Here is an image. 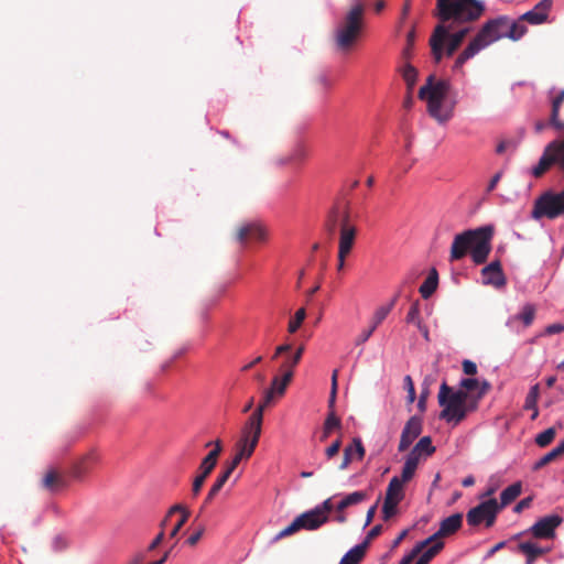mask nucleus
Here are the masks:
<instances>
[{
    "label": "nucleus",
    "instance_id": "nucleus-5",
    "mask_svg": "<svg viewBox=\"0 0 564 564\" xmlns=\"http://www.w3.org/2000/svg\"><path fill=\"white\" fill-rule=\"evenodd\" d=\"M445 22L441 20L430 39L432 55L436 63H440L444 55L452 56L470 31V28H463L451 33Z\"/></svg>",
    "mask_w": 564,
    "mask_h": 564
},
{
    "label": "nucleus",
    "instance_id": "nucleus-45",
    "mask_svg": "<svg viewBox=\"0 0 564 564\" xmlns=\"http://www.w3.org/2000/svg\"><path fill=\"white\" fill-rule=\"evenodd\" d=\"M429 545L423 540L413 547V550L400 561L399 564H410Z\"/></svg>",
    "mask_w": 564,
    "mask_h": 564
},
{
    "label": "nucleus",
    "instance_id": "nucleus-25",
    "mask_svg": "<svg viewBox=\"0 0 564 564\" xmlns=\"http://www.w3.org/2000/svg\"><path fill=\"white\" fill-rule=\"evenodd\" d=\"M367 546L368 541H364L355 545L341 557L339 564H359L365 555Z\"/></svg>",
    "mask_w": 564,
    "mask_h": 564
},
{
    "label": "nucleus",
    "instance_id": "nucleus-16",
    "mask_svg": "<svg viewBox=\"0 0 564 564\" xmlns=\"http://www.w3.org/2000/svg\"><path fill=\"white\" fill-rule=\"evenodd\" d=\"M553 0H541L532 10L523 13L520 17L521 21H525L532 25H539L547 20L549 12L552 8Z\"/></svg>",
    "mask_w": 564,
    "mask_h": 564
},
{
    "label": "nucleus",
    "instance_id": "nucleus-3",
    "mask_svg": "<svg viewBox=\"0 0 564 564\" xmlns=\"http://www.w3.org/2000/svg\"><path fill=\"white\" fill-rule=\"evenodd\" d=\"M436 9L442 21L469 23L484 14L486 6L481 0H437Z\"/></svg>",
    "mask_w": 564,
    "mask_h": 564
},
{
    "label": "nucleus",
    "instance_id": "nucleus-39",
    "mask_svg": "<svg viewBox=\"0 0 564 564\" xmlns=\"http://www.w3.org/2000/svg\"><path fill=\"white\" fill-rule=\"evenodd\" d=\"M539 395H540V387L536 383L530 388V391L525 397L524 409L530 410V409L538 408L536 403H538Z\"/></svg>",
    "mask_w": 564,
    "mask_h": 564
},
{
    "label": "nucleus",
    "instance_id": "nucleus-52",
    "mask_svg": "<svg viewBox=\"0 0 564 564\" xmlns=\"http://www.w3.org/2000/svg\"><path fill=\"white\" fill-rule=\"evenodd\" d=\"M188 517H189V511L184 510V514L181 516L180 520L176 522V524L172 529V531L170 533V538H175L178 534L180 530L183 528V525L188 520Z\"/></svg>",
    "mask_w": 564,
    "mask_h": 564
},
{
    "label": "nucleus",
    "instance_id": "nucleus-37",
    "mask_svg": "<svg viewBox=\"0 0 564 564\" xmlns=\"http://www.w3.org/2000/svg\"><path fill=\"white\" fill-rule=\"evenodd\" d=\"M555 435H556V430L554 427H549L545 431L539 433L535 436L534 442L539 447L543 448V447L549 446L553 442Z\"/></svg>",
    "mask_w": 564,
    "mask_h": 564
},
{
    "label": "nucleus",
    "instance_id": "nucleus-12",
    "mask_svg": "<svg viewBox=\"0 0 564 564\" xmlns=\"http://www.w3.org/2000/svg\"><path fill=\"white\" fill-rule=\"evenodd\" d=\"M563 519L558 514H549L538 520L530 532L538 539H551L555 535V529L562 523Z\"/></svg>",
    "mask_w": 564,
    "mask_h": 564
},
{
    "label": "nucleus",
    "instance_id": "nucleus-42",
    "mask_svg": "<svg viewBox=\"0 0 564 564\" xmlns=\"http://www.w3.org/2000/svg\"><path fill=\"white\" fill-rule=\"evenodd\" d=\"M299 530H301V525H300V520H297L296 518L292 521V523H290L286 528H284L283 530H281L273 539V542H276L285 536H289L295 532H297Z\"/></svg>",
    "mask_w": 564,
    "mask_h": 564
},
{
    "label": "nucleus",
    "instance_id": "nucleus-50",
    "mask_svg": "<svg viewBox=\"0 0 564 564\" xmlns=\"http://www.w3.org/2000/svg\"><path fill=\"white\" fill-rule=\"evenodd\" d=\"M399 503L392 502L391 500L384 499L382 506V518L384 521H388L397 513V507Z\"/></svg>",
    "mask_w": 564,
    "mask_h": 564
},
{
    "label": "nucleus",
    "instance_id": "nucleus-20",
    "mask_svg": "<svg viewBox=\"0 0 564 564\" xmlns=\"http://www.w3.org/2000/svg\"><path fill=\"white\" fill-rule=\"evenodd\" d=\"M248 238L254 241H262L265 238V231L257 224H247L239 229L237 239L239 242L245 243Z\"/></svg>",
    "mask_w": 564,
    "mask_h": 564
},
{
    "label": "nucleus",
    "instance_id": "nucleus-1",
    "mask_svg": "<svg viewBox=\"0 0 564 564\" xmlns=\"http://www.w3.org/2000/svg\"><path fill=\"white\" fill-rule=\"evenodd\" d=\"M492 235L494 228L489 225L456 235L451 247V260H460L470 251L476 264L485 263L491 251Z\"/></svg>",
    "mask_w": 564,
    "mask_h": 564
},
{
    "label": "nucleus",
    "instance_id": "nucleus-41",
    "mask_svg": "<svg viewBox=\"0 0 564 564\" xmlns=\"http://www.w3.org/2000/svg\"><path fill=\"white\" fill-rule=\"evenodd\" d=\"M460 389L470 393L473 391H479L481 388V381L477 378H463L459 382Z\"/></svg>",
    "mask_w": 564,
    "mask_h": 564
},
{
    "label": "nucleus",
    "instance_id": "nucleus-22",
    "mask_svg": "<svg viewBox=\"0 0 564 564\" xmlns=\"http://www.w3.org/2000/svg\"><path fill=\"white\" fill-rule=\"evenodd\" d=\"M490 387H491L490 383L484 379V380H481V388L477 393H475V394L468 393V400L463 406L465 417L467 416V414L469 412L477 410L479 401L489 391Z\"/></svg>",
    "mask_w": 564,
    "mask_h": 564
},
{
    "label": "nucleus",
    "instance_id": "nucleus-8",
    "mask_svg": "<svg viewBox=\"0 0 564 564\" xmlns=\"http://www.w3.org/2000/svg\"><path fill=\"white\" fill-rule=\"evenodd\" d=\"M438 404L443 408L440 417L446 422L458 424L465 419L464 404L468 400V393L463 389L453 390L443 382L438 392Z\"/></svg>",
    "mask_w": 564,
    "mask_h": 564
},
{
    "label": "nucleus",
    "instance_id": "nucleus-26",
    "mask_svg": "<svg viewBox=\"0 0 564 564\" xmlns=\"http://www.w3.org/2000/svg\"><path fill=\"white\" fill-rule=\"evenodd\" d=\"M96 460L97 456L93 452L80 457L73 465L74 477H83V475L89 469L90 465H93Z\"/></svg>",
    "mask_w": 564,
    "mask_h": 564
},
{
    "label": "nucleus",
    "instance_id": "nucleus-29",
    "mask_svg": "<svg viewBox=\"0 0 564 564\" xmlns=\"http://www.w3.org/2000/svg\"><path fill=\"white\" fill-rule=\"evenodd\" d=\"M522 490V485L520 481H517L506 489L502 490L500 495V509L511 503L514 499H517Z\"/></svg>",
    "mask_w": 564,
    "mask_h": 564
},
{
    "label": "nucleus",
    "instance_id": "nucleus-18",
    "mask_svg": "<svg viewBox=\"0 0 564 564\" xmlns=\"http://www.w3.org/2000/svg\"><path fill=\"white\" fill-rule=\"evenodd\" d=\"M296 519L300 520L301 529L313 531L325 524L329 520V517L322 514L318 509L313 508L301 513Z\"/></svg>",
    "mask_w": 564,
    "mask_h": 564
},
{
    "label": "nucleus",
    "instance_id": "nucleus-58",
    "mask_svg": "<svg viewBox=\"0 0 564 564\" xmlns=\"http://www.w3.org/2000/svg\"><path fill=\"white\" fill-rule=\"evenodd\" d=\"M289 155H290V158H292V163L301 162L305 159L306 152L303 147H297Z\"/></svg>",
    "mask_w": 564,
    "mask_h": 564
},
{
    "label": "nucleus",
    "instance_id": "nucleus-34",
    "mask_svg": "<svg viewBox=\"0 0 564 564\" xmlns=\"http://www.w3.org/2000/svg\"><path fill=\"white\" fill-rule=\"evenodd\" d=\"M519 550L523 554H525L527 557H533L538 558L540 555L549 552V549L541 547L536 543L531 541L521 542L519 544Z\"/></svg>",
    "mask_w": 564,
    "mask_h": 564
},
{
    "label": "nucleus",
    "instance_id": "nucleus-38",
    "mask_svg": "<svg viewBox=\"0 0 564 564\" xmlns=\"http://www.w3.org/2000/svg\"><path fill=\"white\" fill-rule=\"evenodd\" d=\"M420 301L416 300L414 301L411 306H410V310L406 314V317H405V321L408 324H414L415 326L419 325V323H422V318L420 316L421 314V307H420Z\"/></svg>",
    "mask_w": 564,
    "mask_h": 564
},
{
    "label": "nucleus",
    "instance_id": "nucleus-2",
    "mask_svg": "<svg viewBox=\"0 0 564 564\" xmlns=\"http://www.w3.org/2000/svg\"><path fill=\"white\" fill-rule=\"evenodd\" d=\"M451 91V83L446 79L435 80L430 75L419 90V97L427 101V111L438 123L447 122L452 116L456 105V100L447 101Z\"/></svg>",
    "mask_w": 564,
    "mask_h": 564
},
{
    "label": "nucleus",
    "instance_id": "nucleus-19",
    "mask_svg": "<svg viewBox=\"0 0 564 564\" xmlns=\"http://www.w3.org/2000/svg\"><path fill=\"white\" fill-rule=\"evenodd\" d=\"M388 315L389 307H378L373 313V316L371 318V325L369 326V328L362 330L361 334L356 338V345H361L366 343Z\"/></svg>",
    "mask_w": 564,
    "mask_h": 564
},
{
    "label": "nucleus",
    "instance_id": "nucleus-27",
    "mask_svg": "<svg viewBox=\"0 0 564 564\" xmlns=\"http://www.w3.org/2000/svg\"><path fill=\"white\" fill-rule=\"evenodd\" d=\"M438 284V274L436 269H432L425 279V281L420 286V293L423 299H429L437 289Z\"/></svg>",
    "mask_w": 564,
    "mask_h": 564
},
{
    "label": "nucleus",
    "instance_id": "nucleus-53",
    "mask_svg": "<svg viewBox=\"0 0 564 564\" xmlns=\"http://www.w3.org/2000/svg\"><path fill=\"white\" fill-rule=\"evenodd\" d=\"M415 467H413L411 464H408L404 462L401 477H399L403 482H406L412 479L415 473Z\"/></svg>",
    "mask_w": 564,
    "mask_h": 564
},
{
    "label": "nucleus",
    "instance_id": "nucleus-17",
    "mask_svg": "<svg viewBox=\"0 0 564 564\" xmlns=\"http://www.w3.org/2000/svg\"><path fill=\"white\" fill-rule=\"evenodd\" d=\"M482 283L500 289L506 285V276L498 260L490 262L481 270Z\"/></svg>",
    "mask_w": 564,
    "mask_h": 564
},
{
    "label": "nucleus",
    "instance_id": "nucleus-36",
    "mask_svg": "<svg viewBox=\"0 0 564 564\" xmlns=\"http://www.w3.org/2000/svg\"><path fill=\"white\" fill-rule=\"evenodd\" d=\"M412 449L426 457L431 456L436 451L435 446L432 444L431 436H423L420 438Z\"/></svg>",
    "mask_w": 564,
    "mask_h": 564
},
{
    "label": "nucleus",
    "instance_id": "nucleus-55",
    "mask_svg": "<svg viewBox=\"0 0 564 564\" xmlns=\"http://www.w3.org/2000/svg\"><path fill=\"white\" fill-rule=\"evenodd\" d=\"M273 398H274V388L273 386L271 384V387L264 391V394H263V400L262 402L258 405L257 409H261L262 408V412L264 411V408L267 405H269L272 401H273Z\"/></svg>",
    "mask_w": 564,
    "mask_h": 564
},
{
    "label": "nucleus",
    "instance_id": "nucleus-11",
    "mask_svg": "<svg viewBox=\"0 0 564 564\" xmlns=\"http://www.w3.org/2000/svg\"><path fill=\"white\" fill-rule=\"evenodd\" d=\"M357 236V227L350 223V214L346 209L339 218V245L340 256H348L354 247Z\"/></svg>",
    "mask_w": 564,
    "mask_h": 564
},
{
    "label": "nucleus",
    "instance_id": "nucleus-57",
    "mask_svg": "<svg viewBox=\"0 0 564 564\" xmlns=\"http://www.w3.org/2000/svg\"><path fill=\"white\" fill-rule=\"evenodd\" d=\"M351 460H352V447L350 445V446L345 447V449H344V458H343L341 464L339 465V469H341V470L346 469L349 466V464L351 463Z\"/></svg>",
    "mask_w": 564,
    "mask_h": 564
},
{
    "label": "nucleus",
    "instance_id": "nucleus-30",
    "mask_svg": "<svg viewBox=\"0 0 564 564\" xmlns=\"http://www.w3.org/2000/svg\"><path fill=\"white\" fill-rule=\"evenodd\" d=\"M235 470V468H232V466H227L226 469L218 476V478L216 479L215 484L212 486L207 497H206V500H205V503H208L209 501H212V499L219 492V490L224 487V485L226 484V481L228 480V478L230 477V475L232 474V471Z\"/></svg>",
    "mask_w": 564,
    "mask_h": 564
},
{
    "label": "nucleus",
    "instance_id": "nucleus-47",
    "mask_svg": "<svg viewBox=\"0 0 564 564\" xmlns=\"http://www.w3.org/2000/svg\"><path fill=\"white\" fill-rule=\"evenodd\" d=\"M558 456L560 455L557 454V452L553 448L552 451H550L549 453L543 455L539 460H536L533 464L532 469L534 471L539 470V469L543 468L545 465H547L549 463H551L552 460H554L555 458H557Z\"/></svg>",
    "mask_w": 564,
    "mask_h": 564
},
{
    "label": "nucleus",
    "instance_id": "nucleus-59",
    "mask_svg": "<svg viewBox=\"0 0 564 564\" xmlns=\"http://www.w3.org/2000/svg\"><path fill=\"white\" fill-rule=\"evenodd\" d=\"M314 509H318L322 514H327L334 509V505L332 502V498L324 500L322 503L317 505Z\"/></svg>",
    "mask_w": 564,
    "mask_h": 564
},
{
    "label": "nucleus",
    "instance_id": "nucleus-64",
    "mask_svg": "<svg viewBox=\"0 0 564 564\" xmlns=\"http://www.w3.org/2000/svg\"><path fill=\"white\" fill-rule=\"evenodd\" d=\"M422 455L414 452L413 449L409 453V455L405 458V463L411 464L413 467L417 468L420 457Z\"/></svg>",
    "mask_w": 564,
    "mask_h": 564
},
{
    "label": "nucleus",
    "instance_id": "nucleus-35",
    "mask_svg": "<svg viewBox=\"0 0 564 564\" xmlns=\"http://www.w3.org/2000/svg\"><path fill=\"white\" fill-rule=\"evenodd\" d=\"M547 151L550 152L552 159H554V164H557L558 167L564 171V147L560 144L557 140L550 142L546 145Z\"/></svg>",
    "mask_w": 564,
    "mask_h": 564
},
{
    "label": "nucleus",
    "instance_id": "nucleus-10",
    "mask_svg": "<svg viewBox=\"0 0 564 564\" xmlns=\"http://www.w3.org/2000/svg\"><path fill=\"white\" fill-rule=\"evenodd\" d=\"M499 510L500 507L497 500L495 498H490L480 502L467 512V523L470 527H476L481 522H485L486 527L490 528L495 523Z\"/></svg>",
    "mask_w": 564,
    "mask_h": 564
},
{
    "label": "nucleus",
    "instance_id": "nucleus-32",
    "mask_svg": "<svg viewBox=\"0 0 564 564\" xmlns=\"http://www.w3.org/2000/svg\"><path fill=\"white\" fill-rule=\"evenodd\" d=\"M367 498V494L365 491H354L345 496L336 506V510L341 512L346 508L350 506L358 505L362 502Z\"/></svg>",
    "mask_w": 564,
    "mask_h": 564
},
{
    "label": "nucleus",
    "instance_id": "nucleus-4",
    "mask_svg": "<svg viewBox=\"0 0 564 564\" xmlns=\"http://www.w3.org/2000/svg\"><path fill=\"white\" fill-rule=\"evenodd\" d=\"M503 24H506V18L503 17L487 21L465 50L458 55L454 63V70L460 69L468 59L473 58L481 50L502 39Z\"/></svg>",
    "mask_w": 564,
    "mask_h": 564
},
{
    "label": "nucleus",
    "instance_id": "nucleus-46",
    "mask_svg": "<svg viewBox=\"0 0 564 564\" xmlns=\"http://www.w3.org/2000/svg\"><path fill=\"white\" fill-rule=\"evenodd\" d=\"M305 316H306L305 308L302 307V308L297 310L294 317L289 323V332L292 334L295 333L300 328Z\"/></svg>",
    "mask_w": 564,
    "mask_h": 564
},
{
    "label": "nucleus",
    "instance_id": "nucleus-44",
    "mask_svg": "<svg viewBox=\"0 0 564 564\" xmlns=\"http://www.w3.org/2000/svg\"><path fill=\"white\" fill-rule=\"evenodd\" d=\"M303 351H304V346H300L294 354H292L291 356H288L285 358L281 368L292 369L293 367H295L300 362Z\"/></svg>",
    "mask_w": 564,
    "mask_h": 564
},
{
    "label": "nucleus",
    "instance_id": "nucleus-15",
    "mask_svg": "<svg viewBox=\"0 0 564 564\" xmlns=\"http://www.w3.org/2000/svg\"><path fill=\"white\" fill-rule=\"evenodd\" d=\"M462 523L463 514L454 513L442 520L438 531H436L434 534H432L424 541L426 542L427 545H430L432 542L441 541L442 538L455 533L462 527Z\"/></svg>",
    "mask_w": 564,
    "mask_h": 564
},
{
    "label": "nucleus",
    "instance_id": "nucleus-54",
    "mask_svg": "<svg viewBox=\"0 0 564 564\" xmlns=\"http://www.w3.org/2000/svg\"><path fill=\"white\" fill-rule=\"evenodd\" d=\"M352 455L356 454L357 459H362L365 456V447L360 438L352 440Z\"/></svg>",
    "mask_w": 564,
    "mask_h": 564
},
{
    "label": "nucleus",
    "instance_id": "nucleus-49",
    "mask_svg": "<svg viewBox=\"0 0 564 564\" xmlns=\"http://www.w3.org/2000/svg\"><path fill=\"white\" fill-rule=\"evenodd\" d=\"M337 377H338V370L335 369L332 373V387H330V394L328 399V409L329 411L334 410L335 402H336V394H337Z\"/></svg>",
    "mask_w": 564,
    "mask_h": 564
},
{
    "label": "nucleus",
    "instance_id": "nucleus-13",
    "mask_svg": "<svg viewBox=\"0 0 564 564\" xmlns=\"http://www.w3.org/2000/svg\"><path fill=\"white\" fill-rule=\"evenodd\" d=\"M422 432V419L413 415L405 423L401 436L398 449L399 452L406 451L415 438L420 436Z\"/></svg>",
    "mask_w": 564,
    "mask_h": 564
},
{
    "label": "nucleus",
    "instance_id": "nucleus-31",
    "mask_svg": "<svg viewBox=\"0 0 564 564\" xmlns=\"http://www.w3.org/2000/svg\"><path fill=\"white\" fill-rule=\"evenodd\" d=\"M554 164V159H552L550 152L547 151V149L545 148L544 149V152L542 154V156L540 158L538 164L535 166H533L530 171V173L534 176V177H540L542 176L552 165Z\"/></svg>",
    "mask_w": 564,
    "mask_h": 564
},
{
    "label": "nucleus",
    "instance_id": "nucleus-63",
    "mask_svg": "<svg viewBox=\"0 0 564 564\" xmlns=\"http://www.w3.org/2000/svg\"><path fill=\"white\" fill-rule=\"evenodd\" d=\"M55 481H57V476L54 471H48L43 479L44 487L48 489L53 488Z\"/></svg>",
    "mask_w": 564,
    "mask_h": 564
},
{
    "label": "nucleus",
    "instance_id": "nucleus-28",
    "mask_svg": "<svg viewBox=\"0 0 564 564\" xmlns=\"http://www.w3.org/2000/svg\"><path fill=\"white\" fill-rule=\"evenodd\" d=\"M563 101H564V89L560 90L558 94L552 99V111H551L550 122L557 130L564 129V123L558 120V112H560V108H561V105L563 104Z\"/></svg>",
    "mask_w": 564,
    "mask_h": 564
},
{
    "label": "nucleus",
    "instance_id": "nucleus-9",
    "mask_svg": "<svg viewBox=\"0 0 564 564\" xmlns=\"http://www.w3.org/2000/svg\"><path fill=\"white\" fill-rule=\"evenodd\" d=\"M564 214V189L560 193L547 191L534 202L531 217L539 220L543 217L555 219Z\"/></svg>",
    "mask_w": 564,
    "mask_h": 564
},
{
    "label": "nucleus",
    "instance_id": "nucleus-24",
    "mask_svg": "<svg viewBox=\"0 0 564 564\" xmlns=\"http://www.w3.org/2000/svg\"><path fill=\"white\" fill-rule=\"evenodd\" d=\"M527 33V26L521 21H510L506 18L503 24V37H509L513 41L520 40Z\"/></svg>",
    "mask_w": 564,
    "mask_h": 564
},
{
    "label": "nucleus",
    "instance_id": "nucleus-33",
    "mask_svg": "<svg viewBox=\"0 0 564 564\" xmlns=\"http://www.w3.org/2000/svg\"><path fill=\"white\" fill-rule=\"evenodd\" d=\"M444 547V542H432L430 547H425L417 556L415 564H429L430 561Z\"/></svg>",
    "mask_w": 564,
    "mask_h": 564
},
{
    "label": "nucleus",
    "instance_id": "nucleus-21",
    "mask_svg": "<svg viewBox=\"0 0 564 564\" xmlns=\"http://www.w3.org/2000/svg\"><path fill=\"white\" fill-rule=\"evenodd\" d=\"M535 317V307L532 304H525L521 312L514 315H511L506 325L510 328H514L517 322H522L524 327L530 326Z\"/></svg>",
    "mask_w": 564,
    "mask_h": 564
},
{
    "label": "nucleus",
    "instance_id": "nucleus-23",
    "mask_svg": "<svg viewBox=\"0 0 564 564\" xmlns=\"http://www.w3.org/2000/svg\"><path fill=\"white\" fill-rule=\"evenodd\" d=\"M403 484L404 482L398 476L391 478L386 491L384 499L391 500L392 502L395 503L402 501V499L404 498Z\"/></svg>",
    "mask_w": 564,
    "mask_h": 564
},
{
    "label": "nucleus",
    "instance_id": "nucleus-62",
    "mask_svg": "<svg viewBox=\"0 0 564 564\" xmlns=\"http://www.w3.org/2000/svg\"><path fill=\"white\" fill-rule=\"evenodd\" d=\"M532 503V498L531 497H527V498H523L522 500H520L513 508V511L516 513H519L521 512L522 510L529 508Z\"/></svg>",
    "mask_w": 564,
    "mask_h": 564
},
{
    "label": "nucleus",
    "instance_id": "nucleus-14",
    "mask_svg": "<svg viewBox=\"0 0 564 564\" xmlns=\"http://www.w3.org/2000/svg\"><path fill=\"white\" fill-rule=\"evenodd\" d=\"M219 456V448L210 451L199 465V475L193 481L192 491L197 496L207 478V476L215 468L217 458Z\"/></svg>",
    "mask_w": 564,
    "mask_h": 564
},
{
    "label": "nucleus",
    "instance_id": "nucleus-60",
    "mask_svg": "<svg viewBox=\"0 0 564 564\" xmlns=\"http://www.w3.org/2000/svg\"><path fill=\"white\" fill-rule=\"evenodd\" d=\"M463 371L468 376H474L477 373V365L469 359H465L463 361Z\"/></svg>",
    "mask_w": 564,
    "mask_h": 564
},
{
    "label": "nucleus",
    "instance_id": "nucleus-40",
    "mask_svg": "<svg viewBox=\"0 0 564 564\" xmlns=\"http://www.w3.org/2000/svg\"><path fill=\"white\" fill-rule=\"evenodd\" d=\"M284 369H285V372H284L282 379H280L279 377H274L272 379L273 388H275V386L280 384V395H282L285 392L286 386L289 384V382L292 380V377H293L292 369H290V368H284Z\"/></svg>",
    "mask_w": 564,
    "mask_h": 564
},
{
    "label": "nucleus",
    "instance_id": "nucleus-6",
    "mask_svg": "<svg viewBox=\"0 0 564 564\" xmlns=\"http://www.w3.org/2000/svg\"><path fill=\"white\" fill-rule=\"evenodd\" d=\"M364 6L357 3L344 15L335 30V44L341 52H347L356 42L362 29Z\"/></svg>",
    "mask_w": 564,
    "mask_h": 564
},
{
    "label": "nucleus",
    "instance_id": "nucleus-61",
    "mask_svg": "<svg viewBox=\"0 0 564 564\" xmlns=\"http://www.w3.org/2000/svg\"><path fill=\"white\" fill-rule=\"evenodd\" d=\"M340 446H341L340 440H336L335 442H333L325 451L327 458L334 457L339 452Z\"/></svg>",
    "mask_w": 564,
    "mask_h": 564
},
{
    "label": "nucleus",
    "instance_id": "nucleus-43",
    "mask_svg": "<svg viewBox=\"0 0 564 564\" xmlns=\"http://www.w3.org/2000/svg\"><path fill=\"white\" fill-rule=\"evenodd\" d=\"M340 426H341V422L336 416L335 411L334 410L329 411V413L325 420V423H324L325 434H330V432L334 429H339Z\"/></svg>",
    "mask_w": 564,
    "mask_h": 564
},
{
    "label": "nucleus",
    "instance_id": "nucleus-56",
    "mask_svg": "<svg viewBox=\"0 0 564 564\" xmlns=\"http://www.w3.org/2000/svg\"><path fill=\"white\" fill-rule=\"evenodd\" d=\"M562 332H564V324L563 323H554V324L547 325L544 328V332L542 335L550 336V335H554V334H560Z\"/></svg>",
    "mask_w": 564,
    "mask_h": 564
},
{
    "label": "nucleus",
    "instance_id": "nucleus-48",
    "mask_svg": "<svg viewBox=\"0 0 564 564\" xmlns=\"http://www.w3.org/2000/svg\"><path fill=\"white\" fill-rule=\"evenodd\" d=\"M402 76H403V79L405 80V83L408 84L409 89L411 90L416 82V76H417L416 69L411 65H406L403 68Z\"/></svg>",
    "mask_w": 564,
    "mask_h": 564
},
{
    "label": "nucleus",
    "instance_id": "nucleus-7",
    "mask_svg": "<svg viewBox=\"0 0 564 564\" xmlns=\"http://www.w3.org/2000/svg\"><path fill=\"white\" fill-rule=\"evenodd\" d=\"M262 427V408L256 409V411L249 416L246 422L241 436L237 442V453L232 460L228 464L236 469L242 459H248L254 452V448L259 442Z\"/></svg>",
    "mask_w": 564,
    "mask_h": 564
},
{
    "label": "nucleus",
    "instance_id": "nucleus-51",
    "mask_svg": "<svg viewBox=\"0 0 564 564\" xmlns=\"http://www.w3.org/2000/svg\"><path fill=\"white\" fill-rule=\"evenodd\" d=\"M404 388L406 389L408 392V402L413 403L415 400V389L412 378L410 376L404 377Z\"/></svg>",
    "mask_w": 564,
    "mask_h": 564
}]
</instances>
